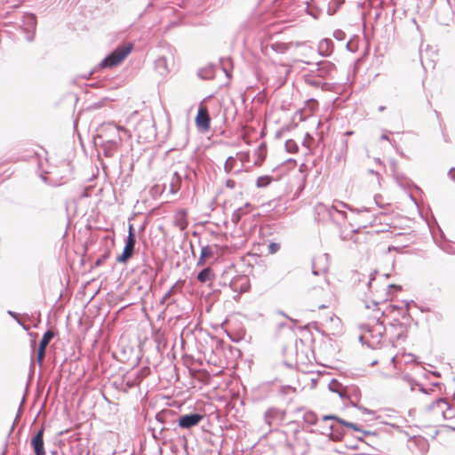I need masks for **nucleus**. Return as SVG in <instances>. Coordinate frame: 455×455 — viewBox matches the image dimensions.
I'll return each mask as SVG.
<instances>
[{"instance_id": "1", "label": "nucleus", "mask_w": 455, "mask_h": 455, "mask_svg": "<svg viewBox=\"0 0 455 455\" xmlns=\"http://www.w3.org/2000/svg\"><path fill=\"white\" fill-rule=\"evenodd\" d=\"M133 47L132 43L118 45L100 61V68H110L117 66L132 52Z\"/></svg>"}, {"instance_id": "2", "label": "nucleus", "mask_w": 455, "mask_h": 455, "mask_svg": "<svg viewBox=\"0 0 455 455\" xmlns=\"http://www.w3.org/2000/svg\"><path fill=\"white\" fill-rule=\"evenodd\" d=\"M133 47L132 43L118 45L100 61V68H110L117 66L132 52Z\"/></svg>"}, {"instance_id": "3", "label": "nucleus", "mask_w": 455, "mask_h": 455, "mask_svg": "<svg viewBox=\"0 0 455 455\" xmlns=\"http://www.w3.org/2000/svg\"><path fill=\"white\" fill-rule=\"evenodd\" d=\"M111 138H107L105 140L98 141V146L100 147L105 156L111 157L116 151L121 143V137L119 134L118 126H110Z\"/></svg>"}, {"instance_id": "4", "label": "nucleus", "mask_w": 455, "mask_h": 455, "mask_svg": "<svg viewBox=\"0 0 455 455\" xmlns=\"http://www.w3.org/2000/svg\"><path fill=\"white\" fill-rule=\"evenodd\" d=\"M136 244V236L132 225H129L128 235L123 252L116 258L118 263L125 264L133 255Z\"/></svg>"}, {"instance_id": "5", "label": "nucleus", "mask_w": 455, "mask_h": 455, "mask_svg": "<svg viewBox=\"0 0 455 455\" xmlns=\"http://www.w3.org/2000/svg\"><path fill=\"white\" fill-rule=\"evenodd\" d=\"M436 20L443 26H449L453 20V10L450 0L440 5L436 11Z\"/></svg>"}, {"instance_id": "6", "label": "nucleus", "mask_w": 455, "mask_h": 455, "mask_svg": "<svg viewBox=\"0 0 455 455\" xmlns=\"http://www.w3.org/2000/svg\"><path fill=\"white\" fill-rule=\"evenodd\" d=\"M203 419L204 416L198 412L182 414L179 416L178 426L180 428L190 429L191 427L197 426Z\"/></svg>"}, {"instance_id": "7", "label": "nucleus", "mask_w": 455, "mask_h": 455, "mask_svg": "<svg viewBox=\"0 0 455 455\" xmlns=\"http://www.w3.org/2000/svg\"><path fill=\"white\" fill-rule=\"evenodd\" d=\"M44 428L42 427L36 431L30 440V445L35 452V455H45L44 443Z\"/></svg>"}, {"instance_id": "8", "label": "nucleus", "mask_w": 455, "mask_h": 455, "mask_svg": "<svg viewBox=\"0 0 455 455\" xmlns=\"http://www.w3.org/2000/svg\"><path fill=\"white\" fill-rule=\"evenodd\" d=\"M377 318L375 323L371 325L369 323L361 325V329L366 332H369L372 338L380 339L385 333L386 328L384 324L379 321V318L376 315Z\"/></svg>"}, {"instance_id": "9", "label": "nucleus", "mask_w": 455, "mask_h": 455, "mask_svg": "<svg viewBox=\"0 0 455 455\" xmlns=\"http://www.w3.org/2000/svg\"><path fill=\"white\" fill-rule=\"evenodd\" d=\"M23 30L28 35L27 39L32 41L34 39V34L36 28V17L34 13H26L23 15Z\"/></svg>"}, {"instance_id": "10", "label": "nucleus", "mask_w": 455, "mask_h": 455, "mask_svg": "<svg viewBox=\"0 0 455 455\" xmlns=\"http://www.w3.org/2000/svg\"><path fill=\"white\" fill-rule=\"evenodd\" d=\"M323 420L326 421V420H335L337 421L339 424L346 427H348V428H351L355 431H357V432H361V433H363L364 435H374V433H371V431H367V430H363L361 428V427L355 423H352V422H348V421H346L344 420L343 419L336 416V415H325L323 417Z\"/></svg>"}, {"instance_id": "11", "label": "nucleus", "mask_w": 455, "mask_h": 455, "mask_svg": "<svg viewBox=\"0 0 455 455\" xmlns=\"http://www.w3.org/2000/svg\"><path fill=\"white\" fill-rule=\"evenodd\" d=\"M196 126L204 131H208L210 128V116L206 108L200 107L196 116Z\"/></svg>"}, {"instance_id": "12", "label": "nucleus", "mask_w": 455, "mask_h": 455, "mask_svg": "<svg viewBox=\"0 0 455 455\" xmlns=\"http://www.w3.org/2000/svg\"><path fill=\"white\" fill-rule=\"evenodd\" d=\"M333 48L334 44L330 38H324L318 44V52L324 57L330 56L333 52Z\"/></svg>"}, {"instance_id": "13", "label": "nucleus", "mask_w": 455, "mask_h": 455, "mask_svg": "<svg viewBox=\"0 0 455 455\" xmlns=\"http://www.w3.org/2000/svg\"><path fill=\"white\" fill-rule=\"evenodd\" d=\"M110 126H116L115 124L108 123L102 124L98 129V134L94 137V144L98 146V141L105 140L107 138H111Z\"/></svg>"}, {"instance_id": "14", "label": "nucleus", "mask_w": 455, "mask_h": 455, "mask_svg": "<svg viewBox=\"0 0 455 455\" xmlns=\"http://www.w3.org/2000/svg\"><path fill=\"white\" fill-rule=\"evenodd\" d=\"M236 159L234 156H228L224 164V170L227 173H239L242 172L243 163L241 162L238 168H236Z\"/></svg>"}, {"instance_id": "15", "label": "nucleus", "mask_w": 455, "mask_h": 455, "mask_svg": "<svg viewBox=\"0 0 455 455\" xmlns=\"http://www.w3.org/2000/svg\"><path fill=\"white\" fill-rule=\"evenodd\" d=\"M174 172H178L182 180L184 179L188 181H192L196 177L195 170L188 164L180 165V168Z\"/></svg>"}, {"instance_id": "16", "label": "nucleus", "mask_w": 455, "mask_h": 455, "mask_svg": "<svg viewBox=\"0 0 455 455\" xmlns=\"http://www.w3.org/2000/svg\"><path fill=\"white\" fill-rule=\"evenodd\" d=\"M155 68L161 76L168 74L169 68L167 59L164 56L158 57L155 60Z\"/></svg>"}, {"instance_id": "17", "label": "nucleus", "mask_w": 455, "mask_h": 455, "mask_svg": "<svg viewBox=\"0 0 455 455\" xmlns=\"http://www.w3.org/2000/svg\"><path fill=\"white\" fill-rule=\"evenodd\" d=\"M317 72L319 76L324 77L331 74L332 70H334L335 66L330 61H321L317 63Z\"/></svg>"}, {"instance_id": "18", "label": "nucleus", "mask_w": 455, "mask_h": 455, "mask_svg": "<svg viewBox=\"0 0 455 455\" xmlns=\"http://www.w3.org/2000/svg\"><path fill=\"white\" fill-rule=\"evenodd\" d=\"M213 249L210 245H205L201 248L200 257L197 260V266H204L208 259L212 257Z\"/></svg>"}, {"instance_id": "19", "label": "nucleus", "mask_w": 455, "mask_h": 455, "mask_svg": "<svg viewBox=\"0 0 455 455\" xmlns=\"http://www.w3.org/2000/svg\"><path fill=\"white\" fill-rule=\"evenodd\" d=\"M214 277L213 270L210 267H204L197 275V280L202 283L212 281Z\"/></svg>"}, {"instance_id": "20", "label": "nucleus", "mask_w": 455, "mask_h": 455, "mask_svg": "<svg viewBox=\"0 0 455 455\" xmlns=\"http://www.w3.org/2000/svg\"><path fill=\"white\" fill-rule=\"evenodd\" d=\"M182 179L180 177L178 172H173L170 181V192L176 194L181 188Z\"/></svg>"}, {"instance_id": "21", "label": "nucleus", "mask_w": 455, "mask_h": 455, "mask_svg": "<svg viewBox=\"0 0 455 455\" xmlns=\"http://www.w3.org/2000/svg\"><path fill=\"white\" fill-rule=\"evenodd\" d=\"M335 207H339L341 210L347 209L351 212L356 213V214H360V213H363V212H367V213L369 212V210L366 207L354 208V207L350 206L349 204H346L344 202H341V201H335Z\"/></svg>"}, {"instance_id": "22", "label": "nucleus", "mask_w": 455, "mask_h": 455, "mask_svg": "<svg viewBox=\"0 0 455 455\" xmlns=\"http://www.w3.org/2000/svg\"><path fill=\"white\" fill-rule=\"evenodd\" d=\"M344 2L345 0H329L328 3L325 4L328 15L335 14Z\"/></svg>"}, {"instance_id": "23", "label": "nucleus", "mask_w": 455, "mask_h": 455, "mask_svg": "<svg viewBox=\"0 0 455 455\" xmlns=\"http://www.w3.org/2000/svg\"><path fill=\"white\" fill-rule=\"evenodd\" d=\"M331 392L336 393L340 398L346 396V393L343 389V386L335 379H332L328 386Z\"/></svg>"}, {"instance_id": "24", "label": "nucleus", "mask_w": 455, "mask_h": 455, "mask_svg": "<svg viewBox=\"0 0 455 455\" xmlns=\"http://www.w3.org/2000/svg\"><path fill=\"white\" fill-rule=\"evenodd\" d=\"M313 296L314 295H321L322 297H328V291H324L323 288H315L313 290ZM326 299L324 298H323L321 299V303L319 304H316L315 307L318 308V309H323V308H327L329 307L328 304H326Z\"/></svg>"}, {"instance_id": "25", "label": "nucleus", "mask_w": 455, "mask_h": 455, "mask_svg": "<svg viewBox=\"0 0 455 455\" xmlns=\"http://www.w3.org/2000/svg\"><path fill=\"white\" fill-rule=\"evenodd\" d=\"M328 433L321 432L323 435H328L331 440L339 441L342 438L344 432L332 425L328 427Z\"/></svg>"}, {"instance_id": "26", "label": "nucleus", "mask_w": 455, "mask_h": 455, "mask_svg": "<svg viewBox=\"0 0 455 455\" xmlns=\"http://www.w3.org/2000/svg\"><path fill=\"white\" fill-rule=\"evenodd\" d=\"M24 401H25V396H23V398H22V401H21L20 405L19 412H18V414H17V416H16V419H15V420L13 421V423H12V427H11V428H10L9 432H8L7 439H6L5 443H4V451H3V453H2L1 455H4V454H5V452H6V449H7V446H8V439H9V437L11 436V435L12 434V432H13V430H14V427H15V425H16V422L19 420V419H20V417L21 408H22V406H23V403H24Z\"/></svg>"}, {"instance_id": "27", "label": "nucleus", "mask_w": 455, "mask_h": 455, "mask_svg": "<svg viewBox=\"0 0 455 455\" xmlns=\"http://www.w3.org/2000/svg\"><path fill=\"white\" fill-rule=\"evenodd\" d=\"M54 336H55V333H54V331H52V330H48V331H46L44 333V335H43V337H42V339H41V340H40V342H39V347H44V348H46V347H47V346L49 345V343H50V342L52 341V339L54 338Z\"/></svg>"}, {"instance_id": "28", "label": "nucleus", "mask_w": 455, "mask_h": 455, "mask_svg": "<svg viewBox=\"0 0 455 455\" xmlns=\"http://www.w3.org/2000/svg\"><path fill=\"white\" fill-rule=\"evenodd\" d=\"M290 44L282 42H275L270 44V48L277 53H284L289 49Z\"/></svg>"}, {"instance_id": "29", "label": "nucleus", "mask_w": 455, "mask_h": 455, "mask_svg": "<svg viewBox=\"0 0 455 455\" xmlns=\"http://www.w3.org/2000/svg\"><path fill=\"white\" fill-rule=\"evenodd\" d=\"M303 420L308 425H315L317 420V415L312 411H307L303 415Z\"/></svg>"}, {"instance_id": "30", "label": "nucleus", "mask_w": 455, "mask_h": 455, "mask_svg": "<svg viewBox=\"0 0 455 455\" xmlns=\"http://www.w3.org/2000/svg\"><path fill=\"white\" fill-rule=\"evenodd\" d=\"M272 177L268 175L260 176L256 180L257 188H267L272 181Z\"/></svg>"}, {"instance_id": "31", "label": "nucleus", "mask_w": 455, "mask_h": 455, "mask_svg": "<svg viewBox=\"0 0 455 455\" xmlns=\"http://www.w3.org/2000/svg\"><path fill=\"white\" fill-rule=\"evenodd\" d=\"M199 76L203 79H211L214 76L213 68L209 67L199 71Z\"/></svg>"}, {"instance_id": "32", "label": "nucleus", "mask_w": 455, "mask_h": 455, "mask_svg": "<svg viewBox=\"0 0 455 455\" xmlns=\"http://www.w3.org/2000/svg\"><path fill=\"white\" fill-rule=\"evenodd\" d=\"M285 148H286L287 152L294 154V153L298 152L299 146L293 140H288L285 142Z\"/></svg>"}, {"instance_id": "33", "label": "nucleus", "mask_w": 455, "mask_h": 455, "mask_svg": "<svg viewBox=\"0 0 455 455\" xmlns=\"http://www.w3.org/2000/svg\"><path fill=\"white\" fill-rule=\"evenodd\" d=\"M278 411L275 409H270L266 411L264 419L265 422L268 425H272V419L277 415Z\"/></svg>"}, {"instance_id": "34", "label": "nucleus", "mask_w": 455, "mask_h": 455, "mask_svg": "<svg viewBox=\"0 0 455 455\" xmlns=\"http://www.w3.org/2000/svg\"><path fill=\"white\" fill-rule=\"evenodd\" d=\"M265 149H266L265 144H261L259 147V148H258V151H259V160H257L255 162V164L259 165L265 160V158H266Z\"/></svg>"}, {"instance_id": "35", "label": "nucleus", "mask_w": 455, "mask_h": 455, "mask_svg": "<svg viewBox=\"0 0 455 455\" xmlns=\"http://www.w3.org/2000/svg\"><path fill=\"white\" fill-rule=\"evenodd\" d=\"M145 125H147V126H148V130H149V132H148V136H146V138H148V137H149V136H153V135L155 134V130H154L153 125H151V124H150V122H149V121H147V122H141V123H140V124H138V126H137V130H138V132H140V128H141L142 126H145Z\"/></svg>"}, {"instance_id": "36", "label": "nucleus", "mask_w": 455, "mask_h": 455, "mask_svg": "<svg viewBox=\"0 0 455 455\" xmlns=\"http://www.w3.org/2000/svg\"><path fill=\"white\" fill-rule=\"evenodd\" d=\"M170 415V411H162L156 415V419L161 424H164L167 416Z\"/></svg>"}, {"instance_id": "37", "label": "nucleus", "mask_w": 455, "mask_h": 455, "mask_svg": "<svg viewBox=\"0 0 455 455\" xmlns=\"http://www.w3.org/2000/svg\"><path fill=\"white\" fill-rule=\"evenodd\" d=\"M45 350H46V348H44V347L38 346L37 353H36V362L39 365H42V363L44 362V355H45Z\"/></svg>"}, {"instance_id": "38", "label": "nucleus", "mask_w": 455, "mask_h": 455, "mask_svg": "<svg viewBox=\"0 0 455 455\" xmlns=\"http://www.w3.org/2000/svg\"><path fill=\"white\" fill-rule=\"evenodd\" d=\"M241 217H242V209L239 208L237 210H235L233 214H232V221L235 223V224H237L239 222V220H241Z\"/></svg>"}, {"instance_id": "39", "label": "nucleus", "mask_w": 455, "mask_h": 455, "mask_svg": "<svg viewBox=\"0 0 455 455\" xmlns=\"http://www.w3.org/2000/svg\"><path fill=\"white\" fill-rule=\"evenodd\" d=\"M333 37L338 41H343L346 38V34L340 29H336L333 32Z\"/></svg>"}, {"instance_id": "40", "label": "nucleus", "mask_w": 455, "mask_h": 455, "mask_svg": "<svg viewBox=\"0 0 455 455\" xmlns=\"http://www.w3.org/2000/svg\"><path fill=\"white\" fill-rule=\"evenodd\" d=\"M280 250V244L278 243H270L268 245V252L275 254Z\"/></svg>"}, {"instance_id": "41", "label": "nucleus", "mask_w": 455, "mask_h": 455, "mask_svg": "<svg viewBox=\"0 0 455 455\" xmlns=\"http://www.w3.org/2000/svg\"><path fill=\"white\" fill-rule=\"evenodd\" d=\"M178 284V283H176L174 285H172V287L164 295L163 299H162V301L161 303H165L166 300L172 296V294L174 292L175 289H176V285Z\"/></svg>"}, {"instance_id": "42", "label": "nucleus", "mask_w": 455, "mask_h": 455, "mask_svg": "<svg viewBox=\"0 0 455 455\" xmlns=\"http://www.w3.org/2000/svg\"><path fill=\"white\" fill-rule=\"evenodd\" d=\"M221 63H222V69H223V71L225 72L226 76L228 77H229L230 76V73H229V71L228 69V65L230 64V60H221Z\"/></svg>"}, {"instance_id": "43", "label": "nucleus", "mask_w": 455, "mask_h": 455, "mask_svg": "<svg viewBox=\"0 0 455 455\" xmlns=\"http://www.w3.org/2000/svg\"><path fill=\"white\" fill-rule=\"evenodd\" d=\"M331 210L337 212L340 214L344 219L347 218V212L344 210L339 209V207H335V202L331 205Z\"/></svg>"}, {"instance_id": "44", "label": "nucleus", "mask_w": 455, "mask_h": 455, "mask_svg": "<svg viewBox=\"0 0 455 455\" xmlns=\"http://www.w3.org/2000/svg\"><path fill=\"white\" fill-rule=\"evenodd\" d=\"M306 82L307 84H310V85H313L315 87H318L321 84L320 81L316 80V79H314L312 77H307L306 78Z\"/></svg>"}, {"instance_id": "45", "label": "nucleus", "mask_w": 455, "mask_h": 455, "mask_svg": "<svg viewBox=\"0 0 455 455\" xmlns=\"http://www.w3.org/2000/svg\"><path fill=\"white\" fill-rule=\"evenodd\" d=\"M352 405H353L354 407L358 408L359 410H361V411H362L363 413H365V414H373V413H374V411H371V410H370V409H367V408H365V407H363V406H362V405H357V404H355V403H352Z\"/></svg>"}, {"instance_id": "46", "label": "nucleus", "mask_w": 455, "mask_h": 455, "mask_svg": "<svg viewBox=\"0 0 455 455\" xmlns=\"http://www.w3.org/2000/svg\"><path fill=\"white\" fill-rule=\"evenodd\" d=\"M324 6L325 5L316 6L317 9H318L317 12H313V11L307 10V13L310 14L311 16H313L315 19H317L319 12L322 11V8L324 7Z\"/></svg>"}, {"instance_id": "47", "label": "nucleus", "mask_w": 455, "mask_h": 455, "mask_svg": "<svg viewBox=\"0 0 455 455\" xmlns=\"http://www.w3.org/2000/svg\"><path fill=\"white\" fill-rule=\"evenodd\" d=\"M7 314L12 316L17 323L18 321H20V315L14 311H12V310H8L7 311Z\"/></svg>"}, {"instance_id": "48", "label": "nucleus", "mask_w": 455, "mask_h": 455, "mask_svg": "<svg viewBox=\"0 0 455 455\" xmlns=\"http://www.w3.org/2000/svg\"><path fill=\"white\" fill-rule=\"evenodd\" d=\"M312 6L325 5L327 0H310Z\"/></svg>"}, {"instance_id": "49", "label": "nucleus", "mask_w": 455, "mask_h": 455, "mask_svg": "<svg viewBox=\"0 0 455 455\" xmlns=\"http://www.w3.org/2000/svg\"><path fill=\"white\" fill-rule=\"evenodd\" d=\"M226 187L229 188H234L235 187V181L233 180H228L226 181Z\"/></svg>"}, {"instance_id": "50", "label": "nucleus", "mask_w": 455, "mask_h": 455, "mask_svg": "<svg viewBox=\"0 0 455 455\" xmlns=\"http://www.w3.org/2000/svg\"><path fill=\"white\" fill-rule=\"evenodd\" d=\"M378 274L377 270H374V272L371 273L370 279L368 281V286H371V282L375 279L376 275Z\"/></svg>"}, {"instance_id": "51", "label": "nucleus", "mask_w": 455, "mask_h": 455, "mask_svg": "<svg viewBox=\"0 0 455 455\" xmlns=\"http://www.w3.org/2000/svg\"><path fill=\"white\" fill-rule=\"evenodd\" d=\"M448 175L452 180L455 181V167L450 169Z\"/></svg>"}, {"instance_id": "52", "label": "nucleus", "mask_w": 455, "mask_h": 455, "mask_svg": "<svg viewBox=\"0 0 455 455\" xmlns=\"http://www.w3.org/2000/svg\"><path fill=\"white\" fill-rule=\"evenodd\" d=\"M107 258H108V255H107V254L102 255V257H101V258H100V259H98L96 260L95 265H96V266H100V265H101V263L103 262V260H105Z\"/></svg>"}, {"instance_id": "53", "label": "nucleus", "mask_w": 455, "mask_h": 455, "mask_svg": "<svg viewBox=\"0 0 455 455\" xmlns=\"http://www.w3.org/2000/svg\"><path fill=\"white\" fill-rule=\"evenodd\" d=\"M387 289L390 290V289H395L396 291H401L402 290V287L400 285H397V284H394V283H391L387 286Z\"/></svg>"}, {"instance_id": "54", "label": "nucleus", "mask_w": 455, "mask_h": 455, "mask_svg": "<svg viewBox=\"0 0 455 455\" xmlns=\"http://www.w3.org/2000/svg\"><path fill=\"white\" fill-rule=\"evenodd\" d=\"M18 323L22 327L24 331H28L29 330V327L26 325L24 323H22L20 320L18 321Z\"/></svg>"}, {"instance_id": "55", "label": "nucleus", "mask_w": 455, "mask_h": 455, "mask_svg": "<svg viewBox=\"0 0 455 455\" xmlns=\"http://www.w3.org/2000/svg\"><path fill=\"white\" fill-rule=\"evenodd\" d=\"M373 433H374V435H367V436H375L376 433L375 432H373ZM363 436L356 437L358 441L363 442L364 436H366V435H364L363 433Z\"/></svg>"}, {"instance_id": "56", "label": "nucleus", "mask_w": 455, "mask_h": 455, "mask_svg": "<svg viewBox=\"0 0 455 455\" xmlns=\"http://www.w3.org/2000/svg\"><path fill=\"white\" fill-rule=\"evenodd\" d=\"M437 403H443V404H444V405H446V406H449L448 403H447L444 399H443V398H440V399L437 401Z\"/></svg>"}, {"instance_id": "57", "label": "nucleus", "mask_w": 455, "mask_h": 455, "mask_svg": "<svg viewBox=\"0 0 455 455\" xmlns=\"http://www.w3.org/2000/svg\"><path fill=\"white\" fill-rule=\"evenodd\" d=\"M443 427L447 428V429H450V430H451V431H455V427H451V426H448V425H444V426H443Z\"/></svg>"}, {"instance_id": "58", "label": "nucleus", "mask_w": 455, "mask_h": 455, "mask_svg": "<svg viewBox=\"0 0 455 455\" xmlns=\"http://www.w3.org/2000/svg\"><path fill=\"white\" fill-rule=\"evenodd\" d=\"M443 427L447 428V429H450V430H451V431H455V427H451V426H448V425H444V426H443Z\"/></svg>"}, {"instance_id": "59", "label": "nucleus", "mask_w": 455, "mask_h": 455, "mask_svg": "<svg viewBox=\"0 0 455 455\" xmlns=\"http://www.w3.org/2000/svg\"><path fill=\"white\" fill-rule=\"evenodd\" d=\"M380 140H389V138L387 134H382L380 137Z\"/></svg>"}, {"instance_id": "60", "label": "nucleus", "mask_w": 455, "mask_h": 455, "mask_svg": "<svg viewBox=\"0 0 455 455\" xmlns=\"http://www.w3.org/2000/svg\"><path fill=\"white\" fill-rule=\"evenodd\" d=\"M312 273H313L315 275H319V271L315 269V265H313Z\"/></svg>"}, {"instance_id": "61", "label": "nucleus", "mask_w": 455, "mask_h": 455, "mask_svg": "<svg viewBox=\"0 0 455 455\" xmlns=\"http://www.w3.org/2000/svg\"><path fill=\"white\" fill-rule=\"evenodd\" d=\"M373 221H375V218H369L365 220V222H368L370 225H371Z\"/></svg>"}, {"instance_id": "62", "label": "nucleus", "mask_w": 455, "mask_h": 455, "mask_svg": "<svg viewBox=\"0 0 455 455\" xmlns=\"http://www.w3.org/2000/svg\"><path fill=\"white\" fill-rule=\"evenodd\" d=\"M368 172H369L370 174H372V175H377V176L379 175V173H378L377 172H375L374 170H372V169H370V170L368 171Z\"/></svg>"}, {"instance_id": "63", "label": "nucleus", "mask_w": 455, "mask_h": 455, "mask_svg": "<svg viewBox=\"0 0 455 455\" xmlns=\"http://www.w3.org/2000/svg\"><path fill=\"white\" fill-rule=\"evenodd\" d=\"M385 108H385L384 106H380V107L379 108V111H380V112H381V111H384V109H385Z\"/></svg>"}, {"instance_id": "64", "label": "nucleus", "mask_w": 455, "mask_h": 455, "mask_svg": "<svg viewBox=\"0 0 455 455\" xmlns=\"http://www.w3.org/2000/svg\"><path fill=\"white\" fill-rule=\"evenodd\" d=\"M383 276H384L385 278H389L390 274H389V273H386V274H384V275H383Z\"/></svg>"}]
</instances>
